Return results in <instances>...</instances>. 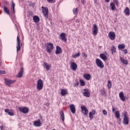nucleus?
I'll use <instances>...</instances> for the list:
<instances>
[{
	"label": "nucleus",
	"mask_w": 130,
	"mask_h": 130,
	"mask_svg": "<svg viewBox=\"0 0 130 130\" xmlns=\"http://www.w3.org/2000/svg\"><path fill=\"white\" fill-rule=\"evenodd\" d=\"M45 47H46L47 52H48V53L50 54L52 50H53V48H54L53 44L51 43H47L45 44Z\"/></svg>",
	"instance_id": "nucleus-1"
},
{
	"label": "nucleus",
	"mask_w": 130,
	"mask_h": 130,
	"mask_svg": "<svg viewBox=\"0 0 130 130\" xmlns=\"http://www.w3.org/2000/svg\"><path fill=\"white\" fill-rule=\"evenodd\" d=\"M43 88V81L41 79H39L38 80L37 89L40 91V90H42Z\"/></svg>",
	"instance_id": "nucleus-2"
},
{
	"label": "nucleus",
	"mask_w": 130,
	"mask_h": 130,
	"mask_svg": "<svg viewBox=\"0 0 130 130\" xmlns=\"http://www.w3.org/2000/svg\"><path fill=\"white\" fill-rule=\"evenodd\" d=\"M42 13L46 19L48 18V8L47 7H42Z\"/></svg>",
	"instance_id": "nucleus-3"
},
{
	"label": "nucleus",
	"mask_w": 130,
	"mask_h": 130,
	"mask_svg": "<svg viewBox=\"0 0 130 130\" xmlns=\"http://www.w3.org/2000/svg\"><path fill=\"white\" fill-rule=\"evenodd\" d=\"M98 26H97V24H94L93 25V29H92V34L94 35V36H96L97 34H98Z\"/></svg>",
	"instance_id": "nucleus-4"
},
{
	"label": "nucleus",
	"mask_w": 130,
	"mask_h": 130,
	"mask_svg": "<svg viewBox=\"0 0 130 130\" xmlns=\"http://www.w3.org/2000/svg\"><path fill=\"white\" fill-rule=\"evenodd\" d=\"M95 62L98 67H99V68H100V69H103V68H104V64L100 59L97 58L95 60Z\"/></svg>",
	"instance_id": "nucleus-5"
},
{
	"label": "nucleus",
	"mask_w": 130,
	"mask_h": 130,
	"mask_svg": "<svg viewBox=\"0 0 130 130\" xmlns=\"http://www.w3.org/2000/svg\"><path fill=\"white\" fill-rule=\"evenodd\" d=\"M43 67L45 70L46 71H49L51 69V64L45 62L43 64Z\"/></svg>",
	"instance_id": "nucleus-6"
},
{
	"label": "nucleus",
	"mask_w": 130,
	"mask_h": 130,
	"mask_svg": "<svg viewBox=\"0 0 130 130\" xmlns=\"http://www.w3.org/2000/svg\"><path fill=\"white\" fill-rule=\"evenodd\" d=\"M34 125L36 127H40L42 125V123H41V120L40 119H38L37 121H35L34 122Z\"/></svg>",
	"instance_id": "nucleus-7"
},
{
	"label": "nucleus",
	"mask_w": 130,
	"mask_h": 130,
	"mask_svg": "<svg viewBox=\"0 0 130 130\" xmlns=\"http://www.w3.org/2000/svg\"><path fill=\"white\" fill-rule=\"evenodd\" d=\"M5 82L6 85L7 86H11L12 84H14L15 82H16V80H8L7 79H5Z\"/></svg>",
	"instance_id": "nucleus-8"
},
{
	"label": "nucleus",
	"mask_w": 130,
	"mask_h": 130,
	"mask_svg": "<svg viewBox=\"0 0 130 130\" xmlns=\"http://www.w3.org/2000/svg\"><path fill=\"white\" fill-rule=\"evenodd\" d=\"M108 36L111 40H114L115 39V32L110 31L108 34Z\"/></svg>",
	"instance_id": "nucleus-9"
},
{
	"label": "nucleus",
	"mask_w": 130,
	"mask_h": 130,
	"mask_svg": "<svg viewBox=\"0 0 130 130\" xmlns=\"http://www.w3.org/2000/svg\"><path fill=\"white\" fill-rule=\"evenodd\" d=\"M81 109L82 113H83L84 115H88V112H89L88 109H87L85 107L82 106L81 107Z\"/></svg>",
	"instance_id": "nucleus-10"
},
{
	"label": "nucleus",
	"mask_w": 130,
	"mask_h": 130,
	"mask_svg": "<svg viewBox=\"0 0 130 130\" xmlns=\"http://www.w3.org/2000/svg\"><path fill=\"white\" fill-rule=\"evenodd\" d=\"M17 52H19L20 49H21V46H20V38H19V36L17 37Z\"/></svg>",
	"instance_id": "nucleus-11"
},
{
	"label": "nucleus",
	"mask_w": 130,
	"mask_h": 130,
	"mask_svg": "<svg viewBox=\"0 0 130 130\" xmlns=\"http://www.w3.org/2000/svg\"><path fill=\"white\" fill-rule=\"evenodd\" d=\"M19 110L20 112H22L23 113H28V112H29V109L27 107L19 108Z\"/></svg>",
	"instance_id": "nucleus-12"
},
{
	"label": "nucleus",
	"mask_w": 130,
	"mask_h": 130,
	"mask_svg": "<svg viewBox=\"0 0 130 130\" xmlns=\"http://www.w3.org/2000/svg\"><path fill=\"white\" fill-rule=\"evenodd\" d=\"M119 96L121 100V101H123V102L125 101V96H124V94H123V91H120L119 93Z\"/></svg>",
	"instance_id": "nucleus-13"
},
{
	"label": "nucleus",
	"mask_w": 130,
	"mask_h": 130,
	"mask_svg": "<svg viewBox=\"0 0 130 130\" xmlns=\"http://www.w3.org/2000/svg\"><path fill=\"white\" fill-rule=\"evenodd\" d=\"M70 68H71L72 71H76L78 68L77 63L74 62H73L71 63Z\"/></svg>",
	"instance_id": "nucleus-14"
},
{
	"label": "nucleus",
	"mask_w": 130,
	"mask_h": 130,
	"mask_svg": "<svg viewBox=\"0 0 130 130\" xmlns=\"http://www.w3.org/2000/svg\"><path fill=\"white\" fill-rule=\"evenodd\" d=\"M83 94L85 97H90V92H89V91L87 89H83Z\"/></svg>",
	"instance_id": "nucleus-15"
},
{
	"label": "nucleus",
	"mask_w": 130,
	"mask_h": 130,
	"mask_svg": "<svg viewBox=\"0 0 130 130\" xmlns=\"http://www.w3.org/2000/svg\"><path fill=\"white\" fill-rule=\"evenodd\" d=\"M67 36V34L64 32H62L60 35V38L61 39V40H63V41H67V38L66 37Z\"/></svg>",
	"instance_id": "nucleus-16"
},
{
	"label": "nucleus",
	"mask_w": 130,
	"mask_h": 130,
	"mask_svg": "<svg viewBox=\"0 0 130 130\" xmlns=\"http://www.w3.org/2000/svg\"><path fill=\"white\" fill-rule=\"evenodd\" d=\"M70 108L71 112L75 114L76 113V106L74 105L71 104L70 105Z\"/></svg>",
	"instance_id": "nucleus-17"
},
{
	"label": "nucleus",
	"mask_w": 130,
	"mask_h": 130,
	"mask_svg": "<svg viewBox=\"0 0 130 130\" xmlns=\"http://www.w3.org/2000/svg\"><path fill=\"white\" fill-rule=\"evenodd\" d=\"M62 52V50H61V48L60 47L57 46H56V50L55 51L56 54H60L61 52Z\"/></svg>",
	"instance_id": "nucleus-18"
},
{
	"label": "nucleus",
	"mask_w": 130,
	"mask_h": 130,
	"mask_svg": "<svg viewBox=\"0 0 130 130\" xmlns=\"http://www.w3.org/2000/svg\"><path fill=\"white\" fill-rule=\"evenodd\" d=\"M23 73H24V69H23V68H21V71L17 75V78H22V77H23Z\"/></svg>",
	"instance_id": "nucleus-19"
},
{
	"label": "nucleus",
	"mask_w": 130,
	"mask_h": 130,
	"mask_svg": "<svg viewBox=\"0 0 130 130\" xmlns=\"http://www.w3.org/2000/svg\"><path fill=\"white\" fill-rule=\"evenodd\" d=\"M96 114V111L95 110H92L91 112H90L89 113V117L90 119L93 118V115H95Z\"/></svg>",
	"instance_id": "nucleus-20"
},
{
	"label": "nucleus",
	"mask_w": 130,
	"mask_h": 130,
	"mask_svg": "<svg viewBox=\"0 0 130 130\" xmlns=\"http://www.w3.org/2000/svg\"><path fill=\"white\" fill-rule=\"evenodd\" d=\"M124 13L126 16H129L130 15L129 8H128V7H126L124 11Z\"/></svg>",
	"instance_id": "nucleus-21"
},
{
	"label": "nucleus",
	"mask_w": 130,
	"mask_h": 130,
	"mask_svg": "<svg viewBox=\"0 0 130 130\" xmlns=\"http://www.w3.org/2000/svg\"><path fill=\"white\" fill-rule=\"evenodd\" d=\"M68 93V90L66 89H61V95L62 96H66V95H67Z\"/></svg>",
	"instance_id": "nucleus-22"
},
{
	"label": "nucleus",
	"mask_w": 130,
	"mask_h": 130,
	"mask_svg": "<svg viewBox=\"0 0 130 130\" xmlns=\"http://www.w3.org/2000/svg\"><path fill=\"white\" fill-rule=\"evenodd\" d=\"M120 60H121V62L123 63V64H128V61L127 60L124 59V58H122V57H120Z\"/></svg>",
	"instance_id": "nucleus-23"
},
{
	"label": "nucleus",
	"mask_w": 130,
	"mask_h": 130,
	"mask_svg": "<svg viewBox=\"0 0 130 130\" xmlns=\"http://www.w3.org/2000/svg\"><path fill=\"white\" fill-rule=\"evenodd\" d=\"M100 57L104 61H105V60L107 59V57L106 56V55L104 54H101L100 55Z\"/></svg>",
	"instance_id": "nucleus-24"
},
{
	"label": "nucleus",
	"mask_w": 130,
	"mask_h": 130,
	"mask_svg": "<svg viewBox=\"0 0 130 130\" xmlns=\"http://www.w3.org/2000/svg\"><path fill=\"white\" fill-rule=\"evenodd\" d=\"M128 117H124L123 118V123L124 124L127 125L129 123Z\"/></svg>",
	"instance_id": "nucleus-25"
},
{
	"label": "nucleus",
	"mask_w": 130,
	"mask_h": 130,
	"mask_svg": "<svg viewBox=\"0 0 130 130\" xmlns=\"http://www.w3.org/2000/svg\"><path fill=\"white\" fill-rule=\"evenodd\" d=\"M33 20L35 23H38L40 21V18L37 16H35L34 17Z\"/></svg>",
	"instance_id": "nucleus-26"
},
{
	"label": "nucleus",
	"mask_w": 130,
	"mask_h": 130,
	"mask_svg": "<svg viewBox=\"0 0 130 130\" xmlns=\"http://www.w3.org/2000/svg\"><path fill=\"white\" fill-rule=\"evenodd\" d=\"M60 114L61 115V119L62 121H64V114L63 113V111H62V110L60 111Z\"/></svg>",
	"instance_id": "nucleus-27"
},
{
	"label": "nucleus",
	"mask_w": 130,
	"mask_h": 130,
	"mask_svg": "<svg viewBox=\"0 0 130 130\" xmlns=\"http://www.w3.org/2000/svg\"><path fill=\"white\" fill-rule=\"evenodd\" d=\"M118 48L120 50H122V49L125 48V45H124V44H119L118 46Z\"/></svg>",
	"instance_id": "nucleus-28"
},
{
	"label": "nucleus",
	"mask_w": 130,
	"mask_h": 130,
	"mask_svg": "<svg viewBox=\"0 0 130 130\" xmlns=\"http://www.w3.org/2000/svg\"><path fill=\"white\" fill-rule=\"evenodd\" d=\"M115 117L118 119H119L120 118V113H119V111H116L115 113Z\"/></svg>",
	"instance_id": "nucleus-29"
},
{
	"label": "nucleus",
	"mask_w": 130,
	"mask_h": 130,
	"mask_svg": "<svg viewBox=\"0 0 130 130\" xmlns=\"http://www.w3.org/2000/svg\"><path fill=\"white\" fill-rule=\"evenodd\" d=\"M84 78L85 80H87V81H89L91 78V75L90 74H85L84 75Z\"/></svg>",
	"instance_id": "nucleus-30"
},
{
	"label": "nucleus",
	"mask_w": 130,
	"mask_h": 130,
	"mask_svg": "<svg viewBox=\"0 0 130 130\" xmlns=\"http://www.w3.org/2000/svg\"><path fill=\"white\" fill-rule=\"evenodd\" d=\"M11 12L12 14H15V3L12 2V5H11Z\"/></svg>",
	"instance_id": "nucleus-31"
},
{
	"label": "nucleus",
	"mask_w": 130,
	"mask_h": 130,
	"mask_svg": "<svg viewBox=\"0 0 130 130\" xmlns=\"http://www.w3.org/2000/svg\"><path fill=\"white\" fill-rule=\"evenodd\" d=\"M111 50L112 52V54H113V53H115V52L116 51V48H115V47H114V46H113L111 47Z\"/></svg>",
	"instance_id": "nucleus-32"
},
{
	"label": "nucleus",
	"mask_w": 130,
	"mask_h": 130,
	"mask_svg": "<svg viewBox=\"0 0 130 130\" xmlns=\"http://www.w3.org/2000/svg\"><path fill=\"white\" fill-rule=\"evenodd\" d=\"M80 55H81V54L80 53V52H78L77 54H75L74 55H73L72 57H73V58H77V57H79Z\"/></svg>",
	"instance_id": "nucleus-33"
},
{
	"label": "nucleus",
	"mask_w": 130,
	"mask_h": 130,
	"mask_svg": "<svg viewBox=\"0 0 130 130\" xmlns=\"http://www.w3.org/2000/svg\"><path fill=\"white\" fill-rule=\"evenodd\" d=\"M110 7H111L112 11H114V10H115V5H114V4L111 3Z\"/></svg>",
	"instance_id": "nucleus-34"
},
{
	"label": "nucleus",
	"mask_w": 130,
	"mask_h": 130,
	"mask_svg": "<svg viewBox=\"0 0 130 130\" xmlns=\"http://www.w3.org/2000/svg\"><path fill=\"white\" fill-rule=\"evenodd\" d=\"M4 12L6 13L7 15H10V11H9L7 7H4Z\"/></svg>",
	"instance_id": "nucleus-35"
},
{
	"label": "nucleus",
	"mask_w": 130,
	"mask_h": 130,
	"mask_svg": "<svg viewBox=\"0 0 130 130\" xmlns=\"http://www.w3.org/2000/svg\"><path fill=\"white\" fill-rule=\"evenodd\" d=\"M80 86H85V85H86V83H85L84 81L82 80H80Z\"/></svg>",
	"instance_id": "nucleus-36"
},
{
	"label": "nucleus",
	"mask_w": 130,
	"mask_h": 130,
	"mask_svg": "<svg viewBox=\"0 0 130 130\" xmlns=\"http://www.w3.org/2000/svg\"><path fill=\"white\" fill-rule=\"evenodd\" d=\"M73 11L74 15H76L78 13V8H74Z\"/></svg>",
	"instance_id": "nucleus-37"
},
{
	"label": "nucleus",
	"mask_w": 130,
	"mask_h": 130,
	"mask_svg": "<svg viewBox=\"0 0 130 130\" xmlns=\"http://www.w3.org/2000/svg\"><path fill=\"white\" fill-rule=\"evenodd\" d=\"M108 87L109 89H110V88H111V86H112L111 81H108Z\"/></svg>",
	"instance_id": "nucleus-38"
},
{
	"label": "nucleus",
	"mask_w": 130,
	"mask_h": 130,
	"mask_svg": "<svg viewBox=\"0 0 130 130\" xmlns=\"http://www.w3.org/2000/svg\"><path fill=\"white\" fill-rule=\"evenodd\" d=\"M4 126H5V124L0 123V128L1 130L4 129Z\"/></svg>",
	"instance_id": "nucleus-39"
},
{
	"label": "nucleus",
	"mask_w": 130,
	"mask_h": 130,
	"mask_svg": "<svg viewBox=\"0 0 130 130\" xmlns=\"http://www.w3.org/2000/svg\"><path fill=\"white\" fill-rule=\"evenodd\" d=\"M122 115L124 116V117H127V116L126 115V112L124 111L122 113Z\"/></svg>",
	"instance_id": "nucleus-40"
},
{
	"label": "nucleus",
	"mask_w": 130,
	"mask_h": 130,
	"mask_svg": "<svg viewBox=\"0 0 130 130\" xmlns=\"http://www.w3.org/2000/svg\"><path fill=\"white\" fill-rule=\"evenodd\" d=\"M103 113L106 116L107 115V111H106V110H104L103 111Z\"/></svg>",
	"instance_id": "nucleus-41"
},
{
	"label": "nucleus",
	"mask_w": 130,
	"mask_h": 130,
	"mask_svg": "<svg viewBox=\"0 0 130 130\" xmlns=\"http://www.w3.org/2000/svg\"><path fill=\"white\" fill-rule=\"evenodd\" d=\"M0 74H1L2 75H5V74H6V71H0Z\"/></svg>",
	"instance_id": "nucleus-42"
},
{
	"label": "nucleus",
	"mask_w": 130,
	"mask_h": 130,
	"mask_svg": "<svg viewBox=\"0 0 130 130\" xmlns=\"http://www.w3.org/2000/svg\"><path fill=\"white\" fill-rule=\"evenodd\" d=\"M8 114H9V115H10V116H14V112H9L8 113Z\"/></svg>",
	"instance_id": "nucleus-43"
},
{
	"label": "nucleus",
	"mask_w": 130,
	"mask_h": 130,
	"mask_svg": "<svg viewBox=\"0 0 130 130\" xmlns=\"http://www.w3.org/2000/svg\"><path fill=\"white\" fill-rule=\"evenodd\" d=\"M114 3L116 6H118V1L117 0H114Z\"/></svg>",
	"instance_id": "nucleus-44"
},
{
	"label": "nucleus",
	"mask_w": 130,
	"mask_h": 130,
	"mask_svg": "<svg viewBox=\"0 0 130 130\" xmlns=\"http://www.w3.org/2000/svg\"><path fill=\"white\" fill-rule=\"evenodd\" d=\"M82 56H83V57H84V58H87V54H86V53H82Z\"/></svg>",
	"instance_id": "nucleus-45"
},
{
	"label": "nucleus",
	"mask_w": 130,
	"mask_h": 130,
	"mask_svg": "<svg viewBox=\"0 0 130 130\" xmlns=\"http://www.w3.org/2000/svg\"><path fill=\"white\" fill-rule=\"evenodd\" d=\"M123 51L125 54H127V50L125 49V50H123Z\"/></svg>",
	"instance_id": "nucleus-46"
},
{
	"label": "nucleus",
	"mask_w": 130,
	"mask_h": 130,
	"mask_svg": "<svg viewBox=\"0 0 130 130\" xmlns=\"http://www.w3.org/2000/svg\"><path fill=\"white\" fill-rule=\"evenodd\" d=\"M5 112L6 113H9L10 112H9V109H6L5 110Z\"/></svg>",
	"instance_id": "nucleus-47"
},
{
	"label": "nucleus",
	"mask_w": 130,
	"mask_h": 130,
	"mask_svg": "<svg viewBox=\"0 0 130 130\" xmlns=\"http://www.w3.org/2000/svg\"><path fill=\"white\" fill-rule=\"evenodd\" d=\"M101 94H102L103 95H104V94H105V91L103 90H102L101 91Z\"/></svg>",
	"instance_id": "nucleus-48"
},
{
	"label": "nucleus",
	"mask_w": 130,
	"mask_h": 130,
	"mask_svg": "<svg viewBox=\"0 0 130 130\" xmlns=\"http://www.w3.org/2000/svg\"><path fill=\"white\" fill-rule=\"evenodd\" d=\"M78 86H79V82H76V83H75L74 84L75 87H78Z\"/></svg>",
	"instance_id": "nucleus-49"
},
{
	"label": "nucleus",
	"mask_w": 130,
	"mask_h": 130,
	"mask_svg": "<svg viewBox=\"0 0 130 130\" xmlns=\"http://www.w3.org/2000/svg\"><path fill=\"white\" fill-rule=\"evenodd\" d=\"M112 111L113 113H114V112H115V108L113 107L112 109Z\"/></svg>",
	"instance_id": "nucleus-50"
},
{
	"label": "nucleus",
	"mask_w": 130,
	"mask_h": 130,
	"mask_svg": "<svg viewBox=\"0 0 130 130\" xmlns=\"http://www.w3.org/2000/svg\"><path fill=\"white\" fill-rule=\"evenodd\" d=\"M118 123L119 124H120V122H121V119H120V118H119V119H118Z\"/></svg>",
	"instance_id": "nucleus-51"
},
{
	"label": "nucleus",
	"mask_w": 130,
	"mask_h": 130,
	"mask_svg": "<svg viewBox=\"0 0 130 130\" xmlns=\"http://www.w3.org/2000/svg\"><path fill=\"white\" fill-rule=\"evenodd\" d=\"M48 3H51L53 2V0H47Z\"/></svg>",
	"instance_id": "nucleus-52"
},
{
	"label": "nucleus",
	"mask_w": 130,
	"mask_h": 130,
	"mask_svg": "<svg viewBox=\"0 0 130 130\" xmlns=\"http://www.w3.org/2000/svg\"><path fill=\"white\" fill-rule=\"evenodd\" d=\"M105 2L106 3H109L110 2V0H105Z\"/></svg>",
	"instance_id": "nucleus-53"
},
{
	"label": "nucleus",
	"mask_w": 130,
	"mask_h": 130,
	"mask_svg": "<svg viewBox=\"0 0 130 130\" xmlns=\"http://www.w3.org/2000/svg\"><path fill=\"white\" fill-rule=\"evenodd\" d=\"M81 3H82V4L83 5H84V1H81Z\"/></svg>",
	"instance_id": "nucleus-54"
},
{
	"label": "nucleus",
	"mask_w": 130,
	"mask_h": 130,
	"mask_svg": "<svg viewBox=\"0 0 130 130\" xmlns=\"http://www.w3.org/2000/svg\"><path fill=\"white\" fill-rule=\"evenodd\" d=\"M129 1V4H130V0H128Z\"/></svg>",
	"instance_id": "nucleus-55"
}]
</instances>
